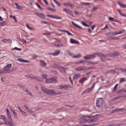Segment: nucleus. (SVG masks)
<instances>
[{"mask_svg": "<svg viewBox=\"0 0 126 126\" xmlns=\"http://www.w3.org/2000/svg\"><path fill=\"white\" fill-rule=\"evenodd\" d=\"M84 58L85 59L87 60H90L89 55H86L84 57Z\"/></svg>", "mask_w": 126, "mask_h": 126, "instance_id": "27", "label": "nucleus"}, {"mask_svg": "<svg viewBox=\"0 0 126 126\" xmlns=\"http://www.w3.org/2000/svg\"><path fill=\"white\" fill-rule=\"evenodd\" d=\"M81 4L83 5H88L91 4L90 3H86V2H82Z\"/></svg>", "mask_w": 126, "mask_h": 126, "instance_id": "46", "label": "nucleus"}, {"mask_svg": "<svg viewBox=\"0 0 126 126\" xmlns=\"http://www.w3.org/2000/svg\"><path fill=\"white\" fill-rule=\"evenodd\" d=\"M57 82V80L55 78L47 79L46 81V83H52Z\"/></svg>", "mask_w": 126, "mask_h": 126, "instance_id": "8", "label": "nucleus"}, {"mask_svg": "<svg viewBox=\"0 0 126 126\" xmlns=\"http://www.w3.org/2000/svg\"><path fill=\"white\" fill-rule=\"evenodd\" d=\"M59 86L60 87L59 89H64L65 90H66L68 89L69 88V87L68 86L65 85H60Z\"/></svg>", "mask_w": 126, "mask_h": 126, "instance_id": "10", "label": "nucleus"}, {"mask_svg": "<svg viewBox=\"0 0 126 126\" xmlns=\"http://www.w3.org/2000/svg\"><path fill=\"white\" fill-rule=\"evenodd\" d=\"M10 40V39H8V40L7 39H4L2 40V41L3 42H7L8 41H9Z\"/></svg>", "mask_w": 126, "mask_h": 126, "instance_id": "53", "label": "nucleus"}, {"mask_svg": "<svg viewBox=\"0 0 126 126\" xmlns=\"http://www.w3.org/2000/svg\"><path fill=\"white\" fill-rule=\"evenodd\" d=\"M10 17L11 18H13V19H14V20L15 21V22H17V21L16 20V17L14 16H12V15H10Z\"/></svg>", "mask_w": 126, "mask_h": 126, "instance_id": "30", "label": "nucleus"}, {"mask_svg": "<svg viewBox=\"0 0 126 126\" xmlns=\"http://www.w3.org/2000/svg\"><path fill=\"white\" fill-rule=\"evenodd\" d=\"M7 117L8 120V122L10 123V126H16L14 123L13 122L11 116V115L7 116Z\"/></svg>", "mask_w": 126, "mask_h": 126, "instance_id": "7", "label": "nucleus"}, {"mask_svg": "<svg viewBox=\"0 0 126 126\" xmlns=\"http://www.w3.org/2000/svg\"><path fill=\"white\" fill-rule=\"evenodd\" d=\"M34 14L36 15L42 19H44L45 17V16L44 14L39 12L35 13Z\"/></svg>", "mask_w": 126, "mask_h": 126, "instance_id": "9", "label": "nucleus"}, {"mask_svg": "<svg viewBox=\"0 0 126 126\" xmlns=\"http://www.w3.org/2000/svg\"><path fill=\"white\" fill-rule=\"evenodd\" d=\"M63 4L65 5L70 6L71 8H73V6L69 2H66L64 3Z\"/></svg>", "mask_w": 126, "mask_h": 126, "instance_id": "16", "label": "nucleus"}, {"mask_svg": "<svg viewBox=\"0 0 126 126\" xmlns=\"http://www.w3.org/2000/svg\"><path fill=\"white\" fill-rule=\"evenodd\" d=\"M97 8L96 7H93V8L92 10L91 11V12H92L93 11H94V10L96 11V10H97Z\"/></svg>", "mask_w": 126, "mask_h": 126, "instance_id": "64", "label": "nucleus"}, {"mask_svg": "<svg viewBox=\"0 0 126 126\" xmlns=\"http://www.w3.org/2000/svg\"><path fill=\"white\" fill-rule=\"evenodd\" d=\"M67 52L68 54L69 55L71 56L72 57V56H73V54L71 52L69 51H68Z\"/></svg>", "mask_w": 126, "mask_h": 126, "instance_id": "50", "label": "nucleus"}, {"mask_svg": "<svg viewBox=\"0 0 126 126\" xmlns=\"http://www.w3.org/2000/svg\"><path fill=\"white\" fill-rule=\"evenodd\" d=\"M47 9L49 10L52 11V12H55L56 11V10H55L54 9L52 8H51L50 7H47Z\"/></svg>", "mask_w": 126, "mask_h": 126, "instance_id": "31", "label": "nucleus"}, {"mask_svg": "<svg viewBox=\"0 0 126 126\" xmlns=\"http://www.w3.org/2000/svg\"><path fill=\"white\" fill-rule=\"evenodd\" d=\"M108 28V26L106 24V26H105V27L104 28L102 29V30H105L106 29Z\"/></svg>", "mask_w": 126, "mask_h": 126, "instance_id": "62", "label": "nucleus"}, {"mask_svg": "<svg viewBox=\"0 0 126 126\" xmlns=\"http://www.w3.org/2000/svg\"><path fill=\"white\" fill-rule=\"evenodd\" d=\"M81 76V75L80 74H75L73 77L74 79H77L80 78Z\"/></svg>", "mask_w": 126, "mask_h": 126, "instance_id": "12", "label": "nucleus"}, {"mask_svg": "<svg viewBox=\"0 0 126 126\" xmlns=\"http://www.w3.org/2000/svg\"><path fill=\"white\" fill-rule=\"evenodd\" d=\"M27 110L30 113H32L33 112V111H32L31 109L29 108Z\"/></svg>", "mask_w": 126, "mask_h": 126, "instance_id": "63", "label": "nucleus"}, {"mask_svg": "<svg viewBox=\"0 0 126 126\" xmlns=\"http://www.w3.org/2000/svg\"><path fill=\"white\" fill-rule=\"evenodd\" d=\"M120 70L122 72L126 73V69L121 68Z\"/></svg>", "mask_w": 126, "mask_h": 126, "instance_id": "42", "label": "nucleus"}, {"mask_svg": "<svg viewBox=\"0 0 126 126\" xmlns=\"http://www.w3.org/2000/svg\"><path fill=\"white\" fill-rule=\"evenodd\" d=\"M63 11L67 13L71 14L72 13V12L70 10L68 9H67L64 8L63 9Z\"/></svg>", "mask_w": 126, "mask_h": 126, "instance_id": "21", "label": "nucleus"}, {"mask_svg": "<svg viewBox=\"0 0 126 126\" xmlns=\"http://www.w3.org/2000/svg\"><path fill=\"white\" fill-rule=\"evenodd\" d=\"M12 64H8L7 65H6L5 67V68H7L10 69L11 67Z\"/></svg>", "mask_w": 126, "mask_h": 126, "instance_id": "33", "label": "nucleus"}, {"mask_svg": "<svg viewBox=\"0 0 126 126\" xmlns=\"http://www.w3.org/2000/svg\"><path fill=\"white\" fill-rule=\"evenodd\" d=\"M74 13L75 14L78 15H80L81 14V13H79V12H77L76 11H75L74 12Z\"/></svg>", "mask_w": 126, "mask_h": 126, "instance_id": "60", "label": "nucleus"}, {"mask_svg": "<svg viewBox=\"0 0 126 126\" xmlns=\"http://www.w3.org/2000/svg\"><path fill=\"white\" fill-rule=\"evenodd\" d=\"M106 74L109 73L110 74H115L116 73V71L114 70H109L106 72Z\"/></svg>", "mask_w": 126, "mask_h": 126, "instance_id": "19", "label": "nucleus"}, {"mask_svg": "<svg viewBox=\"0 0 126 126\" xmlns=\"http://www.w3.org/2000/svg\"><path fill=\"white\" fill-rule=\"evenodd\" d=\"M18 85L19 86V87L22 88L26 93H27L31 96H32V93L30 92L25 86H23L21 84H18Z\"/></svg>", "mask_w": 126, "mask_h": 126, "instance_id": "5", "label": "nucleus"}, {"mask_svg": "<svg viewBox=\"0 0 126 126\" xmlns=\"http://www.w3.org/2000/svg\"><path fill=\"white\" fill-rule=\"evenodd\" d=\"M2 119L5 122L4 124H5L6 125H8L9 126H10L8 121H7V119L5 117H3V118H2Z\"/></svg>", "mask_w": 126, "mask_h": 126, "instance_id": "11", "label": "nucleus"}, {"mask_svg": "<svg viewBox=\"0 0 126 126\" xmlns=\"http://www.w3.org/2000/svg\"><path fill=\"white\" fill-rule=\"evenodd\" d=\"M17 60L19 62L23 63H27L29 62V61H28L26 60L21 58L18 59Z\"/></svg>", "mask_w": 126, "mask_h": 126, "instance_id": "18", "label": "nucleus"}, {"mask_svg": "<svg viewBox=\"0 0 126 126\" xmlns=\"http://www.w3.org/2000/svg\"><path fill=\"white\" fill-rule=\"evenodd\" d=\"M60 51L59 50L56 51L54 53H51V55L54 56H56L58 55L60 53Z\"/></svg>", "mask_w": 126, "mask_h": 126, "instance_id": "15", "label": "nucleus"}, {"mask_svg": "<svg viewBox=\"0 0 126 126\" xmlns=\"http://www.w3.org/2000/svg\"><path fill=\"white\" fill-rule=\"evenodd\" d=\"M105 58L101 57V60L102 62H105L106 61L109 60L108 59L105 58Z\"/></svg>", "mask_w": 126, "mask_h": 126, "instance_id": "35", "label": "nucleus"}, {"mask_svg": "<svg viewBox=\"0 0 126 126\" xmlns=\"http://www.w3.org/2000/svg\"><path fill=\"white\" fill-rule=\"evenodd\" d=\"M59 68L60 69H62L63 70H65L66 69V67H62V66H60L59 67Z\"/></svg>", "mask_w": 126, "mask_h": 126, "instance_id": "45", "label": "nucleus"}, {"mask_svg": "<svg viewBox=\"0 0 126 126\" xmlns=\"http://www.w3.org/2000/svg\"><path fill=\"white\" fill-rule=\"evenodd\" d=\"M72 23V24H73V25H74V26H75L76 27L78 28L79 29H82V28L81 27L79 26V25H78L77 24H76L73 21H71Z\"/></svg>", "mask_w": 126, "mask_h": 126, "instance_id": "24", "label": "nucleus"}, {"mask_svg": "<svg viewBox=\"0 0 126 126\" xmlns=\"http://www.w3.org/2000/svg\"><path fill=\"white\" fill-rule=\"evenodd\" d=\"M55 18L57 19H61L62 18L61 17H60L58 16H55Z\"/></svg>", "mask_w": 126, "mask_h": 126, "instance_id": "52", "label": "nucleus"}, {"mask_svg": "<svg viewBox=\"0 0 126 126\" xmlns=\"http://www.w3.org/2000/svg\"><path fill=\"white\" fill-rule=\"evenodd\" d=\"M126 79L125 78H121L120 80L119 81L120 83H121L122 82L126 81Z\"/></svg>", "mask_w": 126, "mask_h": 126, "instance_id": "28", "label": "nucleus"}, {"mask_svg": "<svg viewBox=\"0 0 126 126\" xmlns=\"http://www.w3.org/2000/svg\"><path fill=\"white\" fill-rule=\"evenodd\" d=\"M54 2L56 3L57 5L59 6H60L61 5V4L58 2L57 1H56V0H53Z\"/></svg>", "mask_w": 126, "mask_h": 126, "instance_id": "49", "label": "nucleus"}, {"mask_svg": "<svg viewBox=\"0 0 126 126\" xmlns=\"http://www.w3.org/2000/svg\"><path fill=\"white\" fill-rule=\"evenodd\" d=\"M94 116H88L86 115L83 116V119L80 122V124H81L82 123H91L92 122H94L97 120V119H91Z\"/></svg>", "mask_w": 126, "mask_h": 126, "instance_id": "1", "label": "nucleus"}, {"mask_svg": "<svg viewBox=\"0 0 126 126\" xmlns=\"http://www.w3.org/2000/svg\"><path fill=\"white\" fill-rule=\"evenodd\" d=\"M125 31L124 29H122L121 30L119 31L118 33V34H121L125 32Z\"/></svg>", "mask_w": 126, "mask_h": 126, "instance_id": "44", "label": "nucleus"}, {"mask_svg": "<svg viewBox=\"0 0 126 126\" xmlns=\"http://www.w3.org/2000/svg\"><path fill=\"white\" fill-rule=\"evenodd\" d=\"M81 56V55L80 54H78L76 55L72 56L73 58H78Z\"/></svg>", "mask_w": 126, "mask_h": 126, "instance_id": "26", "label": "nucleus"}, {"mask_svg": "<svg viewBox=\"0 0 126 126\" xmlns=\"http://www.w3.org/2000/svg\"><path fill=\"white\" fill-rule=\"evenodd\" d=\"M117 3L120 6L123 8H126V5L122 3L119 2H117Z\"/></svg>", "mask_w": 126, "mask_h": 126, "instance_id": "22", "label": "nucleus"}, {"mask_svg": "<svg viewBox=\"0 0 126 126\" xmlns=\"http://www.w3.org/2000/svg\"><path fill=\"white\" fill-rule=\"evenodd\" d=\"M123 97V96H118V97H115L114 98V100L117 99H118L121 98V97Z\"/></svg>", "mask_w": 126, "mask_h": 126, "instance_id": "43", "label": "nucleus"}, {"mask_svg": "<svg viewBox=\"0 0 126 126\" xmlns=\"http://www.w3.org/2000/svg\"><path fill=\"white\" fill-rule=\"evenodd\" d=\"M81 23L84 26L88 27H89V26L87 24H86L85 22L83 21H81Z\"/></svg>", "mask_w": 126, "mask_h": 126, "instance_id": "41", "label": "nucleus"}, {"mask_svg": "<svg viewBox=\"0 0 126 126\" xmlns=\"http://www.w3.org/2000/svg\"><path fill=\"white\" fill-rule=\"evenodd\" d=\"M70 42L72 44H78L79 43V42L78 41H76L75 40H73L72 38H71L70 39Z\"/></svg>", "mask_w": 126, "mask_h": 126, "instance_id": "17", "label": "nucleus"}, {"mask_svg": "<svg viewBox=\"0 0 126 126\" xmlns=\"http://www.w3.org/2000/svg\"><path fill=\"white\" fill-rule=\"evenodd\" d=\"M47 75L46 74H43L42 75V78L44 79H46L47 78Z\"/></svg>", "mask_w": 126, "mask_h": 126, "instance_id": "47", "label": "nucleus"}, {"mask_svg": "<svg viewBox=\"0 0 126 126\" xmlns=\"http://www.w3.org/2000/svg\"><path fill=\"white\" fill-rule=\"evenodd\" d=\"M63 94V92H61L60 91H58V92L57 93H56L55 92V95H57V94Z\"/></svg>", "mask_w": 126, "mask_h": 126, "instance_id": "40", "label": "nucleus"}, {"mask_svg": "<svg viewBox=\"0 0 126 126\" xmlns=\"http://www.w3.org/2000/svg\"><path fill=\"white\" fill-rule=\"evenodd\" d=\"M118 84H116L115 85L113 88V90H114V91H115L116 90V89L117 87L118 86Z\"/></svg>", "mask_w": 126, "mask_h": 126, "instance_id": "54", "label": "nucleus"}, {"mask_svg": "<svg viewBox=\"0 0 126 126\" xmlns=\"http://www.w3.org/2000/svg\"><path fill=\"white\" fill-rule=\"evenodd\" d=\"M95 83H94L93 85L92 86L91 88H88L87 90L84 91L82 93V94H86L87 93H89L93 89L95 85Z\"/></svg>", "mask_w": 126, "mask_h": 126, "instance_id": "6", "label": "nucleus"}, {"mask_svg": "<svg viewBox=\"0 0 126 126\" xmlns=\"http://www.w3.org/2000/svg\"><path fill=\"white\" fill-rule=\"evenodd\" d=\"M103 103V99L102 98H98L96 100V105L98 107H100L102 106Z\"/></svg>", "mask_w": 126, "mask_h": 126, "instance_id": "4", "label": "nucleus"}, {"mask_svg": "<svg viewBox=\"0 0 126 126\" xmlns=\"http://www.w3.org/2000/svg\"><path fill=\"white\" fill-rule=\"evenodd\" d=\"M40 61L41 62L40 64L42 66L44 67L46 66V64L42 60H40Z\"/></svg>", "mask_w": 126, "mask_h": 126, "instance_id": "23", "label": "nucleus"}, {"mask_svg": "<svg viewBox=\"0 0 126 126\" xmlns=\"http://www.w3.org/2000/svg\"><path fill=\"white\" fill-rule=\"evenodd\" d=\"M6 112L7 114V116L11 115L10 113V112L8 110V109H6Z\"/></svg>", "mask_w": 126, "mask_h": 126, "instance_id": "48", "label": "nucleus"}, {"mask_svg": "<svg viewBox=\"0 0 126 126\" xmlns=\"http://www.w3.org/2000/svg\"><path fill=\"white\" fill-rule=\"evenodd\" d=\"M3 70L4 71V73H10V69L7 68H5V67L3 68Z\"/></svg>", "mask_w": 126, "mask_h": 126, "instance_id": "13", "label": "nucleus"}, {"mask_svg": "<svg viewBox=\"0 0 126 126\" xmlns=\"http://www.w3.org/2000/svg\"><path fill=\"white\" fill-rule=\"evenodd\" d=\"M84 67L80 66L75 69V70L77 71H80L81 70H84Z\"/></svg>", "mask_w": 126, "mask_h": 126, "instance_id": "14", "label": "nucleus"}, {"mask_svg": "<svg viewBox=\"0 0 126 126\" xmlns=\"http://www.w3.org/2000/svg\"><path fill=\"white\" fill-rule=\"evenodd\" d=\"M41 90L44 93L48 94L49 95H55V92L52 89H50L48 90L45 87H41Z\"/></svg>", "mask_w": 126, "mask_h": 126, "instance_id": "2", "label": "nucleus"}, {"mask_svg": "<svg viewBox=\"0 0 126 126\" xmlns=\"http://www.w3.org/2000/svg\"><path fill=\"white\" fill-rule=\"evenodd\" d=\"M124 90H126V89H122L121 90L118 91V92L119 93V94L124 95V93H126V92H124Z\"/></svg>", "mask_w": 126, "mask_h": 126, "instance_id": "25", "label": "nucleus"}, {"mask_svg": "<svg viewBox=\"0 0 126 126\" xmlns=\"http://www.w3.org/2000/svg\"><path fill=\"white\" fill-rule=\"evenodd\" d=\"M111 34L113 36L118 34V32H112Z\"/></svg>", "mask_w": 126, "mask_h": 126, "instance_id": "32", "label": "nucleus"}, {"mask_svg": "<svg viewBox=\"0 0 126 126\" xmlns=\"http://www.w3.org/2000/svg\"><path fill=\"white\" fill-rule=\"evenodd\" d=\"M86 62V61L85 60H81L79 61L80 63H83Z\"/></svg>", "mask_w": 126, "mask_h": 126, "instance_id": "55", "label": "nucleus"}, {"mask_svg": "<svg viewBox=\"0 0 126 126\" xmlns=\"http://www.w3.org/2000/svg\"><path fill=\"white\" fill-rule=\"evenodd\" d=\"M15 4L16 6V7L19 10H21L23 8V6L19 5L16 3H15Z\"/></svg>", "mask_w": 126, "mask_h": 126, "instance_id": "20", "label": "nucleus"}, {"mask_svg": "<svg viewBox=\"0 0 126 126\" xmlns=\"http://www.w3.org/2000/svg\"><path fill=\"white\" fill-rule=\"evenodd\" d=\"M119 54L117 52H115L112 54L113 56L115 57L119 56Z\"/></svg>", "mask_w": 126, "mask_h": 126, "instance_id": "29", "label": "nucleus"}, {"mask_svg": "<svg viewBox=\"0 0 126 126\" xmlns=\"http://www.w3.org/2000/svg\"><path fill=\"white\" fill-rule=\"evenodd\" d=\"M35 4L40 9H43L42 7L39 4H38L37 3H35Z\"/></svg>", "mask_w": 126, "mask_h": 126, "instance_id": "38", "label": "nucleus"}, {"mask_svg": "<svg viewBox=\"0 0 126 126\" xmlns=\"http://www.w3.org/2000/svg\"><path fill=\"white\" fill-rule=\"evenodd\" d=\"M114 21L118 22L120 24L121 23V21H119V20H118L116 19H114Z\"/></svg>", "mask_w": 126, "mask_h": 126, "instance_id": "57", "label": "nucleus"}, {"mask_svg": "<svg viewBox=\"0 0 126 126\" xmlns=\"http://www.w3.org/2000/svg\"><path fill=\"white\" fill-rule=\"evenodd\" d=\"M34 77H35L34 76H33V75H30V78H31L32 79H34V78H35Z\"/></svg>", "mask_w": 126, "mask_h": 126, "instance_id": "61", "label": "nucleus"}, {"mask_svg": "<svg viewBox=\"0 0 126 126\" xmlns=\"http://www.w3.org/2000/svg\"><path fill=\"white\" fill-rule=\"evenodd\" d=\"M12 50L15 49V50H18V51H21L22 50L20 48H18L17 47H15L14 48H12Z\"/></svg>", "mask_w": 126, "mask_h": 126, "instance_id": "39", "label": "nucleus"}, {"mask_svg": "<svg viewBox=\"0 0 126 126\" xmlns=\"http://www.w3.org/2000/svg\"><path fill=\"white\" fill-rule=\"evenodd\" d=\"M13 114L15 118H17L18 116L17 115L15 111H13Z\"/></svg>", "mask_w": 126, "mask_h": 126, "instance_id": "36", "label": "nucleus"}, {"mask_svg": "<svg viewBox=\"0 0 126 126\" xmlns=\"http://www.w3.org/2000/svg\"><path fill=\"white\" fill-rule=\"evenodd\" d=\"M89 55L90 56V59L95 58L96 57V55H97L99 57L103 58H105L106 57V56L105 55H104L100 52L95 53H94L93 54Z\"/></svg>", "mask_w": 126, "mask_h": 126, "instance_id": "3", "label": "nucleus"}, {"mask_svg": "<svg viewBox=\"0 0 126 126\" xmlns=\"http://www.w3.org/2000/svg\"><path fill=\"white\" fill-rule=\"evenodd\" d=\"M86 63H88L89 64H96L97 63V62H95V63H94L93 62H92L91 61H86Z\"/></svg>", "mask_w": 126, "mask_h": 126, "instance_id": "34", "label": "nucleus"}, {"mask_svg": "<svg viewBox=\"0 0 126 126\" xmlns=\"http://www.w3.org/2000/svg\"><path fill=\"white\" fill-rule=\"evenodd\" d=\"M5 25V23L3 22H0V26H3Z\"/></svg>", "mask_w": 126, "mask_h": 126, "instance_id": "59", "label": "nucleus"}, {"mask_svg": "<svg viewBox=\"0 0 126 126\" xmlns=\"http://www.w3.org/2000/svg\"><path fill=\"white\" fill-rule=\"evenodd\" d=\"M65 32L67 33L68 35H71L72 36H73V34H72L70 32H69L68 31H66Z\"/></svg>", "mask_w": 126, "mask_h": 126, "instance_id": "58", "label": "nucleus"}, {"mask_svg": "<svg viewBox=\"0 0 126 126\" xmlns=\"http://www.w3.org/2000/svg\"><path fill=\"white\" fill-rule=\"evenodd\" d=\"M17 69L16 68H13V69H10V72H12L13 71H15Z\"/></svg>", "mask_w": 126, "mask_h": 126, "instance_id": "51", "label": "nucleus"}, {"mask_svg": "<svg viewBox=\"0 0 126 126\" xmlns=\"http://www.w3.org/2000/svg\"><path fill=\"white\" fill-rule=\"evenodd\" d=\"M34 79H35L37 80L40 81H41V79L38 77L37 76H35Z\"/></svg>", "mask_w": 126, "mask_h": 126, "instance_id": "37", "label": "nucleus"}, {"mask_svg": "<svg viewBox=\"0 0 126 126\" xmlns=\"http://www.w3.org/2000/svg\"><path fill=\"white\" fill-rule=\"evenodd\" d=\"M109 19L110 20L113 21H114V19L113 18L110 17L109 18Z\"/></svg>", "mask_w": 126, "mask_h": 126, "instance_id": "56", "label": "nucleus"}]
</instances>
